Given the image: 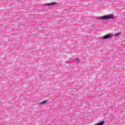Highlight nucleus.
I'll list each match as a JSON object with an SVG mask.
<instances>
[{
    "label": "nucleus",
    "mask_w": 125,
    "mask_h": 125,
    "mask_svg": "<svg viewBox=\"0 0 125 125\" xmlns=\"http://www.w3.org/2000/svg\"><path fill=\"white\" fill-rule=\"evenodd\" d=\"M113 18V15H109L108 16H104L100 17V19H102V20H106L107 19H112Z\"/></svg>",
    "instance_id": "nucleus-1"
},
{
    "label": "nucleus",
    "mask_w": 125,
    "mask_h": 125,
    "mask_svg": "<svg viewBox=\"0 0 125 125\" xmlns=\"http://www.w3.org/2000/svg\"><path fill=\"white\" fill-rule=\"evenodd\" d=\"M115 36H116L117 37V36H119V34L118 33H116L115 34Z\"/></svg>",
    "instance_id": "nucleus-7"
},
{
    "label": "nucleus",
    "mask_w": 125,
    "mask_h": 125,
    "mask_svg": "<svg viewBox=\"0 0 125 125\" xmlns=\"http://www.w3.org/2000/svg\"><path fill=\"white\" fill-rule=\"evenodd\" d=\"M76 62H80V60L78 58H76L75 59Z\"/></svg>",
    "instance_id": "nucleus-6"
},
{
    "label": "nucleus",
    "mask_w": 125,
    "mask_h": 125,
    "mask_svg": "<svg viewBox=\"0 0 125 125\" xmlns=\"http://www.w3.org/2000/svg\"><path fill=\"white\" fill-rule=\"evenodd\" d=\"M104 125V121H102L101 123L95 125Z\"/></svg>",
    "instance_id": "nucleus-5"
},
{
    "label": "nucleus",
    "mask_w": 125,
    "mask_h": 125,
    "mask_svg": "<svg viewBox=\"0 0 125 125\" xmlns=\"http://www.w3.org/2000/svg\"><path fill=\"white\" fill-rule=\"evenodd\" d=\"M47 102V101H43V102H42L41 103H40V104L41 105H44V104H46Z\"/></svg>",
    "instance_id": "nucleus-4"
},
{
    "label": "nucleus",
    "mask_w": 125,
    "mask_h": 125,
    "mask_svg": "<svg viewBox=\"0 0 125 125\" xmlns=\"http://www.w3.org/2000/svg\"><path fill=\"white\" fill-rule=\"evenodd\" d=\"M109 38H111V35H105L103 37L104 40H107V39H109Z\"/></svg>",
    "instance_id": "nucleus-2"
},
{
    "label": "nucleus",
    "mask_w": 125,
    "mask_h": 125,
    "mask_svg": "<svg viewBox=\"0 0 125 125\" xmlns=\"http://www.w3.org/2000/svg\"><path fill=\"white\" fill-rule=\"evenodd\" d=\"M54 4H56V3H55V2H53L50 3H47L44 5L49 6V5H54Z\"/></svg>",
    "instance_id": "nucleus-3"
}]
</instances>
